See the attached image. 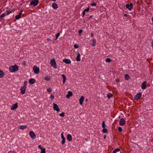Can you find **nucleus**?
I'll return each instance as SVG.
<instances>
[{"label":"nucleus","mask_w":153,"mask_h":153,"mask_svg":"<svg viewBox=\"0 0 153 153\" xmlns=\"http://www.w3.org/2000/svg\"><path fill=\"white\" fill-rule=\"evenodd\" d=\"M29 134L31 137L32 138L35 139L36 138V135L33 131H30V132Z\"/></svg>","instance_id":"obj_7"},{"label":"nucleus","mask_w":153,"mask_h":153,"mask_svg":"<svg viewBox=\"0 0 153 153\" xmlns=\"http://www.w3.org/2000/svg\"><path fill=\"white\" fill-rule=\"evenodd\" d=\"M63 132H62V133H61V138L62 139H65V138L64 137V135H63Z\"/></svg>","instance_id":"obj_41"},{"label":"nucleus","mask_w":153,"mask_h":153,"mask_svg":"<svg viewBox=\"0 0 153 153\" xmlns=\"http://www.w3.org/2000/svg\"><path fill=\"white\" fill-rule=\"evenodd\" d=\"M92 42H93V44L92 45L93 46H95V44L96 43V42L94 39H93L92 40Z\"/></svg>","instance_id":"obj_30"},{"label":"nucleus","mask_w":153,"mask_h":153,"mask_svg":"<svg viewBox=\"0 0 153 153\" xmlns=\"http://www.w3.org/2000/svg\"><path fill=\"white\" fill-rule=\"evenodd\" d=\"M35 81L36 80L35 79L32 78L29 80V83L30 84H33L35 83Z\"/></svg>","instance_id":"obj_13"},{"label":"nucleus","mask_w":153,"mask_h":153,"mask_svg":"<svg viewBox=\"0 0 153 153\" xmlns=\"http://www.w3.org/2000/svg\"><path fill=\"white\" fill-rule=\"evenodd\" d=\"M60 33H57L56 35V39H55V40H56V39H57L58 37L59 36V35H60Z\"/></svg>","instance_id":"obj_33"},{"label":"nucleus","mask_w":153,"mask_h":153,"mask_svg":"<svg viewBox=\"0 0 153 153\" xmlns=\"http://www.w3.org/2000/svg\"><path fill=\"white\" fill-rule=\"evenodd\" d=\"M22 13L20 11L19 12V15H20L21 16V14H22Z\"/></svg>","instance_id":"obj_53"},{"label":"nucleus","mask_w":153,"mask_h":153,"mask_svg":"<svg viewBox=\"0 0 153 153\" xmlns=\"http://www.w3.org/2000/svg\"><path fill=\"white\" fill-rule=\"evenodd\" d=\"M20 128L21 129H24L27 128V126L26 125L20 126Z\"/></svg>","instance_id":"obj_19"},{"label":"nucleus","mask_w":153,"mask_h":153,"mask_svg":"<svg viewBox=\"0 0 153 153\" xmlns=\"http://www.w3.org/2000/svg\"><path fill=\"white\" fill-rule=\"evenodd\" d=\"M82 14H83V15L84 16L85 15V12L83 11V12L82 13Z\"/></svg>","instance_id":"obj_50"},{"label":"nucleus","mask_w":153,"mask_h":153,"mask_svg":"<svg viewBox=\"0 0 153 153\" xmlns=\"http://www.w3.org/2000/svg\"><path fill=\"white\" fill-rule=\"evenodd\" d=\"M79 47V46L77 45V48H78Z\"/></svg>","instance_id":"obj_63"},{"label":"nucleus","mask_w":153,"mask_h":153,"mask_svg":"<svg viewBox=\"0 0 153 153\" xmlns=\"http://www.w3.org/2000/svg\"><path fill=\"white\" fill-rule=\"evenodd\" d=\"M52 7L54 9H56L58 8L57 4L55 3H54L53 4Z\"/></svg>","instance_id":"obj_17"},{"label":"nucleus","mask_w":153,"mask_h":153,"mask_svg":"<svg viewBox=\"0 0 153 153\" xmlns=\"http://www.w3.org/2000/svg\"><path fill=\"white\" fill-rule=\"evenodd\" d=\"M125 121L123 118H121L120 120L119 124L120 126H122L125 124Z\"/></svg>","instance_id":"obj_8"},{"label":"nucleus","mask_w":153,"mask_h":153,"mask_svg":"<svg viewBox=\"0 0 153 153\" xmlns=\"http://www.w3.org/2000/svg\"><path fill=\"white\" fill-rule=\"evenodd\" d=\"M82 30H80L79 31V35H80V34L82 33Z\"/></svg>","instance_id":"obj_45"},{"label":"nucleus","mask_w":153,"mask_h":153,"mask_svg":"<svg viewBox=\"0 0 153 153\" xmlns=\"http://www.w3.org/2000/svg\"><path fill=\"white\" fill-rule=\"evenodd\" d=\"M65 143V139H62V145H63Z\"/></svg>","instance_id":"obj_38"},{"label":"nucleus","mask_w":153,"mask_h":153,"mask_svg":"<svg viewBox=\"0 0 153 153\" xmlns=\"http://www.w3.org/2000/svg\"><path fill=\"white\" fill-rule=\"evenodd\" d=\"M104 139H105L106 138V137L105 135H104Z\"/></svg>","instance_id":"obj_56"},{"label":"nucleus","mask_w":153,"mask_h":153,"mask_svg":"<svg viewBox=\"0 0 153 153\" xmlns=\"http://www.w3.org/2000/svg\"><path fill=\"white\" fill-rule=\"evenodd\" d=\"M8 153H15L13 151H9Z\"/></svg>","instance_id":"obj_49"},{"label":"nucleus","mask_w":153,"mask_h":153,"mask_svg":"<svg viewBox=\"0 0 153 153\" xmlns=\"http://www.w3.org/2000/svg\"><path fill=\"white\" fill-rule=\"evenodd\" d=\"M152 25H153V22H152Z\"/></svg>","instance_id":"obj_64"},{"label":"nucleus","mask_w":153,"mask_h":153,"mask_svg":"<svg viewBox=\"0 0 153 153\" xmlns=\"http://www.w3.org/2000/svg\"><path fill=\"white\" fill-rule=\"evenodd\" d=\"M54 97V96L53 95H51L49 97V99L52 100L53 99Z\"/></svg>","instance_id":"obj_34"},{"label":"nucleus","mask_w":153,"mask_h":153,"mask_svg":"<svg viewBox=\"0 0 153 153\" xmlns=\"http://www.w3.org/2000/svg\"><path fill=\"white\" fill-rule=\"evenodd\" d=\"M142 96V94L140 93H137V95L134 97V99L136 100H138Z\"/></svg>","instance_id":"obj_6"},{"label":"nucleus","mask_w":153,"mask_h":153,"mask_svg":"<svg viewBox=\"0 0 153 153\" xmlns=\"http://www.w3.org/2000/svg\"><path fill=\"white\" fill-rule=\"evenodd\" d=\"M33 70L35 74H38L39 72V68L36 66L34 65L33 68Z\"/></svg>","instance_id":"obj_4"},{"label":"nucleus","mask_w":153,"mask_h":153,"mask_svg":"<svg viewBox=\"0 0 153 153\" xmlns=\"http://www.w3.org/2000/svg\"><path fill=\"white\" fill-rule=\"evenodd\" d=\"M84 99V97L83 96H82L79 100V103L81 105L82 104Z\"/></svg>","instance_id":"obj_16"},{"label":"nucleus","mask_w":153,"mask_h":153,"mask_svg":"<svg viewBox=\"0 0 153 153\" xmlns=\"http://www.w3.org/2000/svg\"><path fill=\"white\" fill-rule=\"evenodd\" d=\"M91 36H94V34L93 33H91Z\"/></svg>","instance_id":"obj_57"},{"label":"nucleus","mask_w":153,"mask_h":153,"mask_svg":"<svg viewBox=\"0 0 153 153\" xmlns=\"http://www.w3.org/2000/svg\"><path fill=\"white\" fill-rule=\"evenodd\" d=\"M120 81V80L119 79H116V81L117 82H119Z\"/></svg>","instance_id":"obj_47"},{"label":"nucleus","mask_w":153,"mask_h":153,"mask_svg":"<svg viewBox=\"0 0 153 153\" xmlns=\"http://www.w3.org/2000/svg\"><path fill=\"white\" fill-rule=\"evenodd\" d=\"M5 14V13H3L0 16V18H2L4 17Z\"/></svg>","instance_id":"obj_39"},{"label":"nucleus","mask_w":153,"mask_h":153,"mask_svg":"<svg viewBox=\"0 0 153 153\" xmlns=\"http://www.w3.org/2000/svg\"><path fill=\"white\" fill-rule=\"evenodd\" d=\"M50 64L51 66L54 69H56L57 68L56 64L55 59L53 58L51 60Z\"/></svg>","instance_id":"obj_2"},{"label":"nucleus","mask_w":153,"mask_h":153,"mask_svg":"<svg viewBox=\"0 0 153 153\" xmlns=\"http://www.w3.org/2000/svg\"><path fill=\"white\" fill-rule=\"evenodd\" d=\"M39 148L40 149H42L43 148L42 147V146L41 145H39L38 146Z\"/></svg>","instance_id":"obj_46"},{"label":"nucleus","mask_w":153,"mask_h":153,"mask_svg":"<svg viewBox=\"0 0 153 153\" xmlns=\"http://www.w3.org/2000/svg\"><path fill=\"white\" fill-rule=\"evenodd\" d=\"M47 40L48 41H50L51 40L49 39L48 38L47 39Z\"/></svg>","instance_id":"obj_55"},{"label":"nucleus","mask_w":153,"mask_h":153,"mask_svg":"<svg viewBox=\"0 0 153 153\" xmlns=\"http://www.w3.org/2000/svg\"><path fill=\"white\" fill-rule=\"evenodd\" d=\"M80 54L79 53H77V61H79L81 60V59L80 58Z\"/></svg>","instance_id":"obj_20"},{"label":"nucleus","mask_w":153,"mask_h":153,"mask_svg":"<svg viewBox=\"0 0 153 153\" xmlns=\"http://www.w3.org/2000/svg\"><path fill=\"white\" fill-rule=\"evenodd\" d=\"M20 17L21 16L19 14L18 15H16V16L15 18L16 19H18L20 18Z\"/></svg>","instance_id":"obj_31"},{"label":"nucleus","mask_w":153,"mask_h":153,"mask_svg":"<svg viewBox=\"0 0 153 153\" xmlns=\"http://www.w3.org/2000/svg\"><path fill=\"white\" fill-rule=\"evenodd\" d=\"M124 16H125V17H126V16H127V14H124Z\"/></svg>","instance_id":"obj_54"},{"label":"nucleus","mask_w":153,"mask_h":153,"mask_svg":"<svg viewBox=\"0 0 153 153\" xmlns=\"http://www.w3.org/2000/svg\"><path fill=\"white\" fill-rule=\"evenodd\" d=\"M126 7L128 9V10H131V7H130V6L129 4H126Z\"/></svg>","instance_id":"obj_24"},{"label":"nucleus","mask_w":153,"mask_h":153,"mask_svg":"<svg viewBox=\"0 0 153 153\" xmlns=\"http://www.w3.org/2000/svg\"><path fill=\"white\" fill-rule=\"evenodd\" d=\"M67 139L68 141H71L72 139L71 135L70 134H68L67 136Z\"/></svg>","instance_id":"obj_15"},{"label":"nucleus","mask_w":153,"mask_h":153,"mask_svg":"<svg viewBox=\"0 0 153 153\" xmlns=\"http://www.w3.org/2000/svg\"><path fill=\"white\" fill-rule=\"evenodd\" d=\"M53 108L54 110L59 112L60 111V109L59 108L58 105L56 103H53Z\"/></svg>","instance_id":"obj_5"},{"label":"nucleus","mask_w":153,"mask_h":153,"mask_svg":"<svg viewBox=\"0 0 153 153\" xmlns=\"http://www.w3.org/2000/svg\"><path fill=\"white\" fill-rule=\"evenodd\" d=\"M105 124L104 121H103L102 123V127L104 128L105 127Z\"/></svg>","instance_id":"obj_40"},{"label":"nucleus","mask_w":153,"mask_h":153,"mask_svg":"<svg viewBox=\"0 0 153 153\" xmlns=\"http://www.w3.org/2000/svg\"><path fill=\"white\" fill-rule=\"evenodd\" d=\"M44 79L47 81L51 80L50 77L49 76H45L44 77Z\"/></svg>","instance_id":"obj_21"},{"label":"nucleus","mask_w":153,"mask_h":153,"mask_svg":"<svg viewBox=\"0 0 153 153\" xmlns=\"http://www.w3.org/2000/svg\"><path fill=\"white\" fill-rule=\"evenodd\" d=\"M74 47L75 48H76V44H75L74 45Z\"/></svg>","instance_id":"obj_52"},{"label":"nucleus","mask_w":153,"mask_h":153,"mask_svg":"<svg viewBox=\"0 0 153 153\" xmlns=\"http://www.w3.org/2000/svg\"><path fill=\"white\" fill-rule=\"evenodd\" d=\"M151 44H152V48L153 49V41H152V42H151Z\"/></svg>","instance_id":"obj_51"},{"label":"nucleus","mask_w":153,"mask_h":153,"mask_svg":"<svg viewBox=\"0 0 153 153\" xmlns=\"http://www.w3.org/2000/svg\"><path fill=\"white\" fill-rule=\"evenodd\" d=\"M6 11L7 12V15H8L9 14H10V13H11L12 11V10H7Z\"/></svg>","instance_id":"obj_36"},{"label":"nucleus","mask_w":153,"mask_h":153,"mask_svg":"<svg viewBox=\"0 0 153 153\" xmlns=\"http://www.w3.org/2000/svg\"><path fill=\"white\" fill-rule=\"evenodd\" d=\"M63 61L64 62L67 64H70L71 63V61L69 59H63Z\"/></svg>","instance_id":"obj_11"},{"label":"nucleus","mask_w":153,"mask_h":153,"mask_svg":"<svg viewBox=\"0 0 153 153\" xmlns=\"http://www.w3.org/2000/svg\"><path fill=\"white\" fill-rule=\"evenodd\" d=\"M27 83V81H25L24 82V85L23 86V87H25L26 88V85Z\"/></svg>","instance_id":"obj_35"},{"label":"nucleus","mask_w":153,"mask_h":153,"mask_svg":"<svg viewBox=\"0 0 153 153\" xmlns=\"http://www.w3.org/2000/svg\"><path fill=\"white\" fill-rule=\"evenodd\" d=\"M146 81L143 82L142 84L141 88L143 89H144L146 88Z\"/></svg>","instance_id":"obj_12"},{"label":"nucleus","mask_w":153,"mask_h":153,"mask_svg":"<svg viewBox=\"0 0 153 153\" xmlns=\"http://www.w3.org/2000/svg\"><path fill=\"white\" fill-rule=\"evenodd\" d=\"M19 70L18 66L15 65H14L10 66L9 68V71L10 72H14L17 71Z\"/></svg>","instance_id":"obj_1"},{"label":"nucleus","mask_w":153,"mask_h":153,"mask_svg":"<svg viewBox=\"0 0 153 153\" xmlns=\"http://www.w3.org/2000/svg\"><path fill=\"white\" fill-rule=\"evenodd\" d=\"M41 150H42V151L40 153H45L46 149L45 148H43V149H41Z\"/></svg>","instance_id":"obj_27"},{"label":"nucleus","mask_w":153,"mask_h":153,"mask_svg":"<svg viewBox=\"0 0 153 153\" xmlns=\"http://www.w3.org/2000/svg\"><path fill=\"white\" fill-rule=\"evenodd\" d=\"M51 0L53 1H56V0Z\"/></svg>","instance_id":"obj_60"},{"label":"nucleus","mask_w":153,"mask_h":153,"mask_svg":"<svg viewBox=\"0 0 153 153\" xmlns=\"http://www.w3.org/2000/svg\"><path fill=\"white\" fill-rule=\"evenodd\" d=\"M89 10V8L88 7L86 9H85L84 10V11L85 12V11H88Z\"/></svg>","instance_id":"obj_44"},{"label":"nucleus","mask_w":153,"mask_h":153,"mask_svg":"<svg viewBox=\"0 0 153 153\" xmlns=\"http://www.w3.org/2000/svg\"><path fill=\"white\" fill-rule=\"evenodd\" d=\"M91 5L92 6H96V4L94 2V3H93L91 4Z\"/></svg>","instance_id":"obj_43"},{"label":"nucleus","mask_w":153,"mask_h":153,"mask_svg":"<svg viewBox=\"0 0 153 153\" xmlns=\"http://www.w3.org/2000/svg\"><path fill=\"white\" fill-rule=\"evenodd\" d=\"M133 4L132 3H130V4L129 6H130V7H131V8H132V6H133Z\"/></svg>","instance_id":"obj_48"},{"label":"nucleus","mask_w":153,"mask_h":153,"mask_svg":"<svg viewBox=\"0 0 153 153\" xmlns=\"http://www.w3.org/2000/svg\"><path fill=\"white\" fill-rule=\"evenodd\" d=\"M118 130L120 132H121L122 131V129L121 127H119L118 128Z\"/></svg>","instance_id":"obj_37"},{"label":"nucleus","mask_w":153,"mask_h":153,"mask_svg":"<svg viewBox=\"0 0 153 153\" xmlns=\"http://www.w3.org/2000/svg\"><path fill=\"white\" fill-rule=\"evenodd\" d=\"M39 0H33L30 2L29 6L33 5L34 7L36 6L39 3Z\"/></svg>","instance_id":"obj_3"},{"label":"nucleus","mask_w":153,"mask_h":153,"mask_svg":"<svg viewBox=\"0 0 153 153\" xmlns=\"http://www.w3.org/2000/svg\"><path fill=\"white\" fill-rule=\"evenodd\" d=\"M23 11L22 10H21L20 11L22 13Z\"/></svg>","instance_id":"obj_59"},{"label":"nucleus","mask_w":153,"mask_h":153,"mask_svg":"<svg viewBox=\"0 0 153 153\" xmlns=\"http://www.w3.org/2000/svg\"><path fill=\"white\" fill-rule=\"evenodd\" d=\"M62 78H63V83H65V81L66 80V78L64 74H62Z\"/></svg>","instance_id":"obj_18"},{"label":"nucleus","mask_w":153,"mask_h":153,"mask_svg":"<svg viewBox=\"0 0 153 153\" xmlns=\"http://www.w3.org/2000/svg\"><path fill=\"white\" fill-rule=\"evenodd\" d=\"M105 61L107 62H109L111 61V59L109 58H107L106 59Z\"/></svg>","instance_id":"obj_28"},{"label":"nucleus","mask_w":153,"mask_h":153,"mask_svg":"<svg viewBox=\"0 0 153 153\" xmlns=\"http://www.w3.org/2000/svg\"><path fill=\"white\" fill-rule=\"evenodd\" d=\"M51 91H52V89L51 88H49L47 89V91L48 92H51Z\"/></svg>","instance_id":"obj_42"},{"label":"nucleus","mask_w":153,"mask_h":153,"mask_svg":"<svg viewBox=\"0 0 153 153\" xmlns=\"http://www.w3.org/2000/svg\"><path fill=\"white\" fill-rule=\"evenodd\" d=\"M4 73L2 71L0 70V78L4 76Z\"/></svg>","instance_id":"obj_22"},{"label":"nucleus","mask_w":153,"mask_h":153,"mask_svg":"<svg viewBox=\"0 0 153 153\" xmlns=\"http://www.w3.org/2000/svg\"><path fill=\"white\" fill-rule=\"evenodd\" d=\"M125 79L126 80H128L130 78V76L128 74H126L125 75Z\"/></svg>","instance_id":"obj_25"},{"label":"nucleus","mask_w":153,"mask_h":153,"mask_svg":"<svg viewBox=\"0 0 153 153\" xmlns=\"http://www.w3.org/2000/svg\"><path fill=\"white\" fill-rule=\"evenodd\" d=\"M85 101H88V99H86V100H85Z\"/></svg>","instance_id":"obj_62"},{"label":"nucleus","mask_w":153,"mask_h":153,"mask_svg":"<svg viewBox=\"0 0 153 153\" xmlns=\"http://www.w3.org/2000/svg\"><path fill=\"white\" fill-rule=\"evenodd\" d=\"M92 17V15H91L90 16V17H89V18H91V17Z\"/></svg>","instance_id":"obj_58"},{"label":"nucleus","mask_w":153,"mask_h":153,"mask_svg":"<svg viewBox=\"0 0 153 153\" xmlns=\"http://www.w3.org/2000/svg\"><path fill=\"white\" fill-rule=\"evenodd\" d=\"M65 113L64 112L59 114V116L61 117H64L65 116Z\"/></svg>","instance_id":"obj_32"},{"label":"nucleus","mask_w":153,"mask_h":153,"mask_svg":"<svg viewBox=\"0 0 153 153\" xmlns=\"http://www.w3.org/2000/svg\"><path fill=\"white\" fill-rule=\"evenodd\" d=\"M18 107L17 103H16L12 105L11 107V109L12 110H13L17 108Z\"/></svg>","instance_id":"obj_9"},{"label":"nucleus","mask_w":153,"mask_h":153,"mask_svg":"<svg viewBox=\"0 0 153 153\" xmlns=\"http://www.w3.org/2000/svg\"><path fill=\"white\" fill-rule=\"evenodd\" d=\"M152 19V21L153 22V16Z\"/></svg>","instance_id":"obj_61"},{"label":"nucleus","mask_w":153,"mask_h":153,"mask_svg":"<svg viewBox=\"0 0 153 153\" xmlns=\"http://www.w3.org/2000/svg\"><path fill=\"white\" fill-rule=\"evenodd\" d=\"M102 131L104 133H107L108 131L106 128H104L102 130Z\"/></svg>","instance_id":"obj_29"},{"label":"nucleus","mask_w":153,"mask_h":153,"mask_svg":"<svg viewBox=\"0 0 153 153\" xmlns=\"http://www.w3.org/2000/svg\"><path fill=\"white\" fill-rule=\"evenodd\" d=\"M26 88L25 87H21L20 91L21 94H25Z\"/></svg>","instance_id":"obj_10"},{"label":"nucleus","mask_w":153,"mask_h":153,"mask_svg":"<svg viewBox=\"0 0 153 153\" xmlns=\"http://www.w3.org/2000/svg\"><path fill=\"white\" fill-rule=\"evenodd\" d=\"M113 96V94L111 93H109L107 94V96L108 98H110Z\"/></svg>","instance_id":"obj_26"},{"label":"nucleus","mask_w":153,"mask_h":153,"mask_svg":"<svg viewBox=\"0 0 153 153\" xmlns=\"http://www.w3.org/2000/svg\"><path fill=\"white\" fill-rule=\"evenodd\" d=\"M72 95V93L70 91H68V94L66 95V97L67 98H70L71 96Z\"/></svg>","instance_id":"obj_14"},{"label":"nucleus","mask_w":153,"mask_h":153,"mask_svg":"<svg viewBox=\"0 0 153 153\" xmlns=\"http://www.w3.org/2000/svg\"><path fill=\"white\" fill-rule=\"evenodd\" d=\"M120 150V149L119 148H117L115 149L114 150L113 152V153H116L117 152H119Z\"/></svg>","instance_id":"obj_23"}]
</instances>
